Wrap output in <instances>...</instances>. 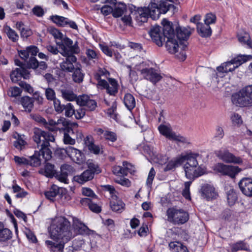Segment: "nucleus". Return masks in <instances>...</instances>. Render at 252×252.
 <instances>
[{
    "instance_id": "f257e3e1",
    "label": "nucleus",
    "mask_w": 252,
    "mask_h": 252,
    "mask_svg": "<svg viewBox=\"0 0 252 252\" xmlns=\"http://www.w3.org/2000/svg\"><path fill=\"white\" fill-rule=\"evenodd\" d=\"M163 27V33L167 37L165 47L167 50L171 54H175L180 49L179 58L182 61L187 58L185 51L188 49L187 40L191 33L186 28L180 26L176 27L175 32L172 22L166 19H163L161 22Z\"/></svg>"
},
{
    "instance_id": "f03ea898",
    "label": "nucleus",
    "mask_w": 252,
    "mask_h": 252,
    "mask_svg": "<svg viewBox=\"0 0 252 252\" xmlns=\"http://www.w3.org/2000/svg\"><path fill=\"white\" fill-rule=\"evenodd\" d=\"M177 0H151L148 7H138L135 10L139 14L137 17L140 22L144 23L147 22L149 17L153 20L159 18L160 14H164L168 11H171L174 14L177 11L176 7L172 3Z\"/></svg>"
},
{
    "instance_id": "7ed1b4c3",
    "label": "nucleus",
    "mask_w": 252,
    "mask_h": 252,
    "mask_svg": "<svg viewBox=\"0 0 252 252\" xmlns=\"http://www.w3.org/2000/svg\"><path fill=\"white\" fill-rule=\"evenodd\" d=\"M50 238L53 240H63L69 242L74 237L70 222L65 217L60 216L53 219L49 227Z\"/></svg>"
},
{
    "instance_id": "20e7f679",
    "label": "nucleus",
    "mask_w": 252,
    "mask_h": 252,
    "mask_svg": "<svg viewBox=\"0 0 252 252\" xmlns=\"http://www.w3.org/2000/svg\"><path fill=\"white\" fill-rule=\"evenodd\" d=\"M33 141L41 146L38 152L40 156L45 159V161L50 160L52 158V152L49 149L50 142L55 141L54 135L49 131H45L39 128L35 127L33 129Z\"/></svg>"
},
{
    "instance_id": "39448f33",
    "label": "nucleus",
    "mask_w": 252,
    "mask_h": 252,
    "mask_svg": "<svg viewBox=\"0 0 252 252\" xmlns=\"http://www.w3.org/2000/svg\"><path fill=\"white\" fill-rule=\"evenodd\" d=\"M87 169L85 170L80 175H75L73 178L74 182L80 185L92 181L95 175L100 174L102 170L99 165L94 162L92 160H88L87 162Z\"/></svg>"
},
{
    "instance_id": "423d86ee",
    "label": "nucleus",
    "mask_w": 252,
    "mask_h": 252,
    "mask_svg": "<svg viewBox=\"0 0 252 252\" xmlns=\"http://www.w3.org/2000/svg\"><path fill=\"white\" fill-rule=\"evenodd\" d=\"M232 103L237 106H252V85L246 86L232 95Z\"/></svg>"
},
{
    "instance_id": "0eeeda50",
    "label": "nucleus",
    "mask_w": 252,
    "mask_h": 252,
    "mask_svg": "<svg viewBox=\"0 0 252 252\" xmlns=\"http://www.w3.org/2000/svg\"><path fill=\"white\" fill-rule=\"evenodd\" d=\"M166 214L167 220L174 224H183L189 220V215L187 211L175 207L168 208Z\"/></svg>"
},
{
    "instance_id": "6e6552de",
    "label": "nucleus",
    "mask_w": 252,
    "mask_h": 252,
    "mask_svg": "<svg viewBox=\"0 0 252 252\" xmlns=\"http://www.w3.org/2000/svg\"><path fill=\"white\" fill-rule=\"evenodd\" d=\"M138 71L140 72L143 77L154 84H156L161 79V75L157 72V70L153 67H149V65L146 62H143L136 66Z\"/></svg>"
},
{
    "instance_id": "1a4fd4ad",
    "label": "nucleus",
    "mask_w": 252,
    "mask_h": 252,
    "mask_svg": "<svg viewBox=\"0 0 252 252\" xmlns=\"http://www.w3.org/2000/svg\"><path fill=\"white\" fill-rule=\"evenodd\" d=\"M158 129L159 133L168 140L180 142L183 144H188L189 143L187 138L180 134L177 135L172 130L169 124L168 125L161 124L158 126Z\"/></svg>"
},
{
    "instance_id": "9d476101",
    "label": "nucleus",
    "mask_w": 252,
    "mask_h": 252,
    "mask_svg": "<svg viewBox=\"0 0 252 252\" xmlns=\"http://www.w3.org/2000/svg\"><path fill=\"white\" fill-rule=\"evenodd\" d=\"M215 154L217 158L226 163L241 165L243 163V159L241 157L236 156L226 148L217 150Z\"/></svg>"
},
{
    "instance_id": "9b49d317",
    "label": "nucleus",
    "mask_w": 252,
    "mask_h": 252,
    "mask_svg": "<svg viewBox=\"0 0 252 252\" xmlns=\"http://www.w3.org/2000/svg\"><path fill=\"white\" fill-rule=\"evenodd\" d=\"M214 169L221 175L228 176L231 178H234L241 171V169L237 166L225 164L221 162L217 163Z\"/></svg>"
},
{
    "instance_id": "f8f14e48",
    "label": "nucleus",
    "mask_w": 252,
    "mask_h": 252,
    "mask_svg": "<svg viewBox=\"0 0 252 252\" xmlns=\"http://www.w3.org/2000/svg\"><path fill=\"white\" fill-rule=\"evenodd\" d=\"M108 81L101 80L99 87L100 89L106 90V92L110 95L116 96L118 93L119 85L116 79L112 78H108Z\"/></svg>"
},
{
    "instance_id": "ddd939ff",
    "label": "nucleus",
    "mask_w": 252,
    "mask_h": 252,
    "mask_svg": "<svg viewBox=\"0 0 252 252\" xmlns=\"http://www.w3.org/2000/svg\"><path fill=\"white\" fill-rule=\"evenodd\" d=\"M50 19L58 27H68L73 30H78L77 24L68 18L55 15L51 16Z\"/></svg>"
},
{
    "instance_id": "4468645a",
    "label": "nucleus",
    "mask_w": 252,
    "mask_h": 252,
    "mask_svg": "<svg viewBox=\"0 0 252 252\" xmlns=\"http://www.w3.org/2000/svg\"><path fill=\"white\" fill-rule=\"evenodd\" d=\"M72 226L75 233L74 236L75 235L89 236L93 232V230L90 229L86 225L76 218L73 219Z\"/></svg>"
},
{
    "instance_id": "2eb2a0df",
    "label": "nucleus",
    "mask_w": 252,
    "mask_h": 252,
    "mask_svg": "<svg viewBox=\"0 0 252 252\" xmlns=\"http://www.w3.org/2000/svg\"><path fill=\"white\" fill-rule=\"evenodd\" d=\"M161 27L156 25L153 27L149 32V34L152 41L156 43L158 46L161 47L163 45V42H165V38L163 33L160 32Z\"/></svg>"
},
{
    "instance_id": "dca6fc26",
    "label": "nucleus",
    "mask_w": 252,
    "mask_h": 252,
    "mask_svg": "<svg viewBox=\"0 0 252 252\" xmlns=\"http://www.w3.org/2000/svg\"><path fill=\"white\" fill-rule=\"evenodd\" d=\"M77 103L80 106L86 107L87 110L90 111H94L97 106L96 101L91 99L90 96L86 94L79 95Z\"/></svg>"
},
{
    "instance_id": "f3484780",
    "label": "nucleus",
    "mask_w": 252,
    "mask_h": 252,
    "mask_svg": "<svg viewBox=\"0 0 252 252\" xmlns=\"http://www.w3.org/2000/svg\"><path fill=\"white\" fill-rule=\"evenodd\" d=\"M242 193L246 196L252 197V178L244 177L238 183Z\"/></svg>"
},
{
    "instance_id": "a211bd4d",
    "label": "nucleus",
    "mask_w": 252,
    "mask_h": 252,
    "mask_svg": "<svg viewBox=\"0 0 252 252\" xmlns=\"http://www.w3.org/2000/svg\"><path fill=\"white\" fill-rule=\"evenodd\" d=\"M77 62V58L74 55H68L63 62L60 63L62 70L66 72H72L74 69V63Z\"/></svg>"
},
{
    "instance_id": "6ab92c4d",
    "label": "nucleus",
    "mask_w": 252,
    "mask_h": 252,
    "mask_svg": "<svg viewBox=\"0 0 252 252\" xmlns=\"http://www.w3.org/2000/svg\"><path fill=\"white\" fill-rule=\"evenodd\" d=\"M71 168V166L67 164L62 165L60 167V172L57 171L55 177L60 182L65 184L68 183V176L70 172Z\"/></svg>"
},
{
    "instance_id": "aec40b11",
    "label": "nucleus",
    "mask_w": 252,
    "mask_h": 252,
    "mask_svg": "<svg viewBox=\"0 0 252 252\" xmlns=\"http://www.w3.org/2000/svg\"><path fill=\"white\" fill-rule=\"evenodd\" d=\"M66 152L70 153L69 156L77 164L81 165L85 162L86 160L85 156L80 150L73 147H69Z\"/></svg>"
},
{
    "instance_id": "412c9836",
    "label": "nucleus",
    "mask_w": 252,
    "mask_h": 252,
    "mask_svg": "<svg viewBox=\"0 0 252 252\" xmlns=\"http://www.w3.org/2000/svg\"><path fill=\"white\" fill-rule=\"evenodd\" d=\"M198 156V153L191 152H188L185 155L180 156L182 164L185 161H187L185 166L189 165L192 167H197L198 164L197 158Z\"/></svg>"
},
{
    "instance_id": "4be33fe9",
    "label": "nucleus",
    "mask_w": 252,
    "mask_h": 252,
    "mask_svg": "<svg viewBox=\"0 0 252 252\" xmlns=\"http://www.w3.org/2000/svg\"><path fill=\"white\" fill-rule=\"evenodd\" d=\"M85 144L88 147L89 150L94 155H98L100 153L102 154L103 146H101V151L100 152V146L94 144L93 137L92 136H87L84 139Z\"/></svg>"
},
{
    "instance_id": "5701e85b",
    "label": "nucleus",
    "mask_w": 252,
    "mask_h": 252,
    "mask_svg": "<svg viewBox=\"0 0 252 252\" xmlns=\"http://www.w3.org/2000/svg\"><path fill=\"white\" fill-rule=\"evenodd\" d=\"M201 192L207 200H210L216 198L218 193L215 188L209 184H205L201 188Z\"/></svg>"
},
{
    "instance_id": "b1692460",
    "label": "nucleus",
    "mask_w": 252,
    "mask_h": 252,
    "mask_svg": "<svg viewBox=\"0 0 252 252\" xmlns=\"http://www.w3.org/2000/svg\"><path fill=\"white\" fill-rule=\"evenodd\" d=\"M56 241H60V242L56 243L51 240H46L45 244L50 251V252H63L64 245L67 242H65L63 240H58Z\"/></svg>"
},
{
    "instance_id": "393cba45",
    "label": "nucleus",
    "mask_w": 252,
    "mask_h": 252,
    "mask_svg": "<svg viewBox=\"0 0 252 252\" xmlns=\"http://www.w3.org/2000/svg\"><path fill=\"white\" fill-rule=\"evenodd\" d=\"M57 171L54 164L46 162L44 167L39 170L38 173L47 178H52L56 176Z\"/></svg>"
},
{
    "instance_id": "a878e982",
    "label": "nucleus",
    "mask_w": 252,
    "mask_h": 252,
    "mask_svg": "<svg viewBox=\"0 0 252 252\" xmlns=\"http://www.w3.org/2000/svg\"><path fill=\"white\" fill-rule=\"evenodd\" d=\"M110 206L113 212L121 213L125 209V204L117 196L115 195L110 201Z\"/></svg>"
},
{
    "instance_id": "bb28decb",
    "label": "nucleus",
    "mask_w": 252,
    "mask_h": 252,
    "mask_svg": "<svg viewBox=\"0 0 252 252\" xmlns=\"http://www.w3.org/2000/svg\"><path fill=\"white\" fill-rule=\"evenodd\" d=\"M80 203L84 206L88 207L92 212L98 214L101 212L102 210L100 206H99L96 203L93 201L91 199L89 198H81Z\"/></svg>"
},
{
    "instance_id": "cd10ccee",
    "label": "nucleus",
    "mask_w": 252,
    "mask_h": 252,
    "mask_svg": "<svg viewBox=\"0 0 252 252\" xmlns=\"http://www.w3.org/2000/svg\"><path fill=\"white\" fill-rule=\"evenodd\" d=\"M12 232L0 221V242H6L12 238Z\"/></svg>"
},
{
    "instance_id": "c85d7f7f",
    "label": "nucleus",
    "mask_w": 252,
    "mask_h": 252,
    "mask_svg": "<svg viewBox=\"0 0 252 252\" xmlns=\"http://www.w3.org/2000/svg\"><path fill=\"white\" fill-rule=\"evenodd\" d=\"M19 101L26 111L28 113H30L32 111L33 107V98L26 95L21 97Z\"/></svg>"
},
{
    "instance_id": "c756f323",
    "label": "nucleus",
    "mask_w": 252,
    "mask_h": 252,
    "mask_svg": "<svg viewBox=\"0 0 252 252\" xmlns=\"http://www.w3.org/2000/svg\"><path fill=\"white\" fill-rule=\"evenodd\" d=\"M196 168V167L189 165L185 166L186 176L188 179H194L203 175V173L201 171H198Z\"/></svg>"
},
{
    "instance_id": "7c9ffc66",
    "label": "nucleus",
    "mask_w": 252,
    "mask_h": 252,
    "mask_svg": "<svg viewBox=\"0 0 252 252\" xmlns=\"http://www.w3.org/2000/svg\"><path fill=\"white\" fill-rule=\"evenodd\" d=\"M231 250L230 252H237L239 251L246 252L250 251L249 245L243 240H240L237 242L232 244L231 246Z\"/></svg>"
},
{
    "instance_id": "2f4dec72",
    "label": "nucleus",
    "mask_w": 252,
    "mask_h": 252,
    "mask_svg": "<svg viewBox=\"0 0 252 252\" xmlns=\"http://www.w3.org/2000/svg\"><path fill=\"white\" fill-rule=\"evenodd\" d=\"M100 139L107 142L109 146H112L117 141L118 135L114 131L106 130L104 135L101 136Z\"/></svg>"
},
{
    "instance_id": "473e14b6",
    "label": "nucleus",
    "mask_w": 252,
    "mask_h": 252,
    "mask_svg": "<svg viewBox=\"0 0 252 252\" xmlns=\"http://www.w3.org/2000/svg\"><path fill=\"white\" fill-rule=\"evenodd\" d=\"M251 59H252V56L251 55H239L228 62V64L232 66L234 64H236V66H235L236 68Z\"/></svg>"
},
{
    "instance_id": "72a5a7b5",
    "label": "nucleus",
    "mask_w": 252,
    "mask_h": 252,
    "mask_svg": "<svg viewBox=\"0 0 252 252\" xmlns=\"http://www.w3.org/2000/svg\"><path fill=\"white\" fill-rule=\"evenodd\" d=\"M12 137L16 139V140L14 142V146L17 149L22 150L25 146L27 144V142L24 140V135H21L17 132H15Z\"/></svg>"
},
{
    "instance_id": "f704fd0d",
    "label": "nucleus",
    "mask_w": 252,
    "mask_h": 252,
    "mask_svg": "<svg viewBox=\"0 0 252 252\" xmlns=\"http://www.w3.org/2000/svg\"><path fill=\"white\" fill-rule=\"evenodd\" d=\"M197 31L199 35L203 37H207L211 35L212 30L208 25H204L202 23L197 24Z\"/></svg>"
},
{
    "instance_id": "c9c22d12",
    "label": "nucleus",
    "mask_w": 252,
    "mask_h": 252,
    "mask_svg": "<svg viewBox=\"0 0 252 252\" xmlns=\"http://www.w3.org/2000/svg\"><path fill=\"white\" fill-rule=\"evenodd\" d=\"M72 72V80L75 83L80 84L83 81L85 73L80 67L78 66L75 67Z\"/></svg>"
},
{
    "instance_id": "e433bc0d",
    "label": "nucleus",
    "mask_w": 252,
    "mask_h": 252,
    "mask_svg": "<svg viewBox=\"0 0 252 252\" xmlns=\"http://www.w3.org/2000/svg\"><path fill=\"white\" fill-rule=\"evenodd\" d=\"M123 101L125 106L129 111H131L135 107V99L133 95L131 94H126L124 95Z\"/></svg>"
},
{
    "instance_id": "4c0bfd02",
    "label": "nucleus",
    "mask_w": 252,
    "mask_h": 252,
    "mask_svg": "<svg viewBox=\"0 0 252 252\" xmlns=\"http://www.w3.org/2000/svg\"><path fill=\"white\" fill-rule=\"evenodd\" d=\"M113 8L112 16L114 18H119L122 16L126 10V5L124 3H119L114 5Z\"/></svg>"
},
{
    "instance_id": "58836bf2",
    "label": "nucleus",
    "mask_w": 252,
    "mask_h": 252,
    "mask_svg": "<svg viewBox=\"0 0 252 252\" xmlns=\"http://www.w3.org/2000/svg\"><path fill=\"white\" fill-rule=\"evenodd\" d=\"M61 93L62 97L67 101L75 100L77 102V99L79 98V96L74 94L71 90L62 89L61 90Z\"/></svg>"
},
{
    "instance_id": "ea45409f",
    "label": "nucleus",
    "mask_w": 252,
    "mask_h": 252,
    "mask_svg": "<svg viewBox=\"0 0 252 252\" xmlns=\"http://www.w3.org/2000/svg\"><path fill=\"white\" fill-rule=\"evenodd\" d=\"M169 247L172 252H189L187 247L179 242H171Z\"/></svg>"
},
{
    "instance_id": "a19ab883",
    "label": "nucleus",
    "mask_w": 252,
    "mask_h": 252,
    "mask_svg": "<svg viewBox=\"0 0 252 252\" xmlns=\"http://www.w3.org/2000/svg\"><path fill=\"white\" fill-rule=\"evenodd\" d=\"M4 32L6 34L8 38L13 42H16L19 40V35L17 32L10 26L5 25L3 27Z\"/></svg>"
},
{
    "instance_id": "79ce46f5",
    "label": "nucleus",
    "mask_w": 252,
    "mask_h": 252,
    "mask_svg": "<svg viewBox=\"0 0 252 252\" xmlns=\"http://www.w3.org/2000/svg\"><path fill=\"white\" fill-rule=\"evenodd\" d=\"M40 157V153L37 151H35L34 154L30 157V159H29V165L32 167L40 166L41 163Z\"/></svg>"
},
{
    "instance_id": "37998d69",
    "label": "nucleus",
    "mask_w": 252,
    "mask_h": 252,
    "mask_svg": "<svg viewBox=\"0 0 252 252\" xmlns=\"http://www.w3.org/2000/svg\"><path fill=\"white\" fill-rule=\"evenodd\" d=\"M237 193L233 189H231L227 192V203L229 206H233L237 201Z\"/></svg>"
},
{
    "instance_id": "c03bdc74",
    "label": "nucleus",
    "mask_w": 252,
    "mask_h": 252,
    "mask_svg": "<svg viewBox=\"0 0 252 252\" xmlns=\"http://www.w3.org/2000/svg\"><path fill=\"white\" fill-rule=\"evenodd\" d=\"M182 164V160L180 157L174 160H171L168 162L164 169V171H168L175 169L176 167Z\"/></svg>"
},
{
    "instance_id": "a18cd8bd",
    "label": "nucleus",
    "mask_w": 252,
    "mask_h": 252,
    "mask_svg": "<svg viewBox=\"0 0 252 252\" xmlns=\"http://www.w3.org/2000/svg\"><path fill=\"white\" fill-rule=\"evenodd\" d=\"M239 42L247 45L249 48L252 47V43L249 34L246 32L241 33L238 35Z\"/></svg>"
},
{
    "instance_id": "49530a36",
    "label": "nucleus",
    "mask_w": 252,
    "mask_h": 252,
    "mask_svg": "<svg viewBox=\"0 0 252 252\" xmlns=\"http://www.w3.org/2000/svg\"><path fill=\"white\" fill-rule=\"evenodd\" d=\"M59 187L53 185L49 190L45 192L44 194L47 199L50 200H53L54 198L59 194Z\"/></svg>"
},
{
    "instance_id": "de8ad7c7",
    "label": "nucleus",
    "mask_w": 252,
    "mask_h": 252,
    "mask_svg": "<svg viewBox=\"0 0 252 252\" xmlns=\"http://www.w3.org/2000/svg\"><path fill=\"white\" fill-rule=\"evenodd\" d=\"M110 75L109 72L105 68H99L97 71L94 74V78L97 81L98 86H100V82L101 80H105L104 79H102L101 78L102 76H105L107 77L108 76Z\"/></svg>"
},
{
    "instance_id": "09e8293b",
    "label": "nucleus",
    "mask_w": 252,
    "mask_h": 252,
    "mask_svg": "<svg viewBox=\"0 0 252 252\" xmlns=\"http://www.w3.org/2000/svg\"><path fill=\"white\" fill-rule=\"evenodd\" d=\"M222 218L226 221H231L236 218L234 211L229 208L225 209L222 212Z\"/></svg>"
},
{
    "instance_id": "8fccbe9b",
    "label": "nucleus",
    "mask_w": 252,
    "mask_h": 252,
    "mask_svg": "<svg viewBox=\"0 0 252 252\" xmlns=\"http://www.w3.org/2000/svg\"><path fill=\"white\" fill-rule=\"evenodd\" d=\"M10 79L12 82L16 83L20 81L22 76L20 72V68H16L15 70H12L10 74Z\"/></svg>"
},
{
    "instance_id": "3c124183",
    "label": "nucleus",
    "mask_w": 252,
    "mask_h": 252,
    "mask_svg": "<svg viewBox=\"0 0 252 252\" xmlns=\"http://www.w3.org/2000/svg\"><path fill=\"white\" fill-rule=\"evenodd\" d=\"M230 65L228 64V62L225 63V64H222L221 65L217 67V70L219 72L221 73H227L229 72H232L234 71L236 67L234 65L233 66L232 68H228Z\"/></svg>"
},
{
    "instance_id": "603ef678",
    "label": "nucleus",
    "mask_w": 252,
    "mask_h": 252,
    "mask_svg": "<svg viewBox=\"0 0 252 252\" xmlns=\"http://www.w3.org/2000/svg\"><path fill=\"white\" fill-rule=\"evenodd\" d=\"M38 65L39 62L37 59L35 57H31L25 64V66L27 68H32L35 70Z\"/></svg>"
},
{
    "instance_id": "864d4df0",
    "label": "nucleus",
    "mask_w": 252,
    "mask_h": 252,
    "mask_svg": "<svg viewBox=\"0 0 252 252\" xmlns=\"http://www.w3.org/2000/svg\"><path fill=\"white\" fill-rule=\"evenodd\" d=\"M123 166L124 167L121 166V172L120 173L119 176H127L128 172L131 173L132 170L129 167H131L132 166L130 163H129L127 161H124Z\"/></svg>"
},
{
    "instance_id": "5fc2aeb1",
    "label": "nucleus",
    "mask_w": 252,
    "mask_h": 252,
    "mask_svg": "<svg viewBox=\"0 0 252 252\" xmlns=\"http://www.w3.org/2000/svg\"><path fill=\"white\" fill-rule=\"evenodd\" d=\"M45 95L46 99L49 101H54L55 99H57L56 97L55 91L51 88H47L45 89Z\"/></svg>"
},
{
    "instance_id": "6e6d98bb",
    "label": "nucleus",
    "mask_w": 252,
    "mask_h": 252,
    "mask_svg": "<svg viewBox=\"0 0 252 252\" xmlns=\"http://www.w3.org/2000/svg\"><path fill=\"white\" fill-rule=\"evenodd\" d=\"M230 119L232 124L238 126H240L243 123V120L241 116L238 113H234L232 114Z\"/></svg>"
},
{
    "instance_id": "4d7b16f0",
    "label": "nucleus",
    "mask_w": 252,
    "mask_h": 252,
    "mask_svg": "<svg viewBox=\"0 0 252 252\" xmlns=\"http://www.w3.org/2000/svg\"><path fill=\"white\" fill-rule=\"evenodd\" d=\"M64 110L66 117H71L75 113L74 106L71 103H68L65 105Z\"/></svg>"
},
{
    "instance_id": "13d9d810",
    "label": "nucleus",
    "mask_w": 252,
    "mask_h": 252,
    "mask_svg": "<svg viewBox=\"0 0 252 252\" xmlns=\"http://www.w3.org/2000/svg\"><path fill=\"white\" fill-rule=\"evenodd\" d=\"M53 104L55 110L58 114L61 113L64 111L65 105L62 104L59 99H55L53 101Z\"/></svg>"
},
{
    "instance_id": "bf43d9fd",
    "label": "nucleus",
    "mask_w": 252,
    "mask_h": 252,
    "mask_svg": "<svg viewBox=\"0 0 252 252\" xmlns=\"http://www.w3.org/2000/svg\"><path fill=\"white\" fill-rule=\"evenodd\" d=\"M67 53L66 54L68 55H73L74 54H78L80 52V48L78 46V44L77 41H76L75 43L69 48L68 49H66Z\"/></svg>"
},
{
    "instance_id": "052dcab7",
    "label": "nucleus",
    "mask_w": 252,
    "mask_h": 252,
    "mask_svg": "<svg viewBox=\"0 0 252 252\" xmlns=\"http://www.w3.org/2000/svg\"><path fill=\"white\" fill-rule=\"evenodd\" d=\"M216 21V16L215 14L212 13H208L206 15L204 22L206 25H208L215 23Z\"/></svg>"
},
{
    "instance_id": "680f3d73",
    "label": "nucleus",
    "mask_w": 252,
    "mask_h": 252,
    "mask_svg": "<svg viewBox=\"0 0 252 252\" xmlns=\"http://www.w3.org/2000/svg\"><path fill=\"white\" fill-rule=\"evenodd\" d=\"M19 85L23 88L24 91L29 94H32L33 92V89L29 84H28L25 81H21L19 83Z\"/></svg>"
},
{
    "instance_id": "e2e57ef3",
    "label": "nucleus",
    "mask_w": 252,
    "mask_h": 252,
    "mask_svg": "<svg viewBox=\"0 0 252 252\" xmlns=\"http://www.w3.org/2000/svg\"><path fill=\"white\" fill-rule=\"evenodd\" d=\"M26 235L28 240L32 243L36 244L38 241L34 233L30 229H28L26 232Z\"/></svg>"
},
{
    "instance_id": "0e129e2a",
    "label": "nucleus",
    "mask_w": 252,
    "mask_h": 252,
    "mask_svg": "<svg viewBox=\"0 0 252 252\" xmlns=\"http://www.w3.org/2000/svg\"><path fill=\"white\" fill-rule=\"evenodd\" d=\"M84 243L85 241L83 239H75L72 241L71 248H74L75 250H80Z\"/></svg>"
},
{
    "instance_id": "69168bd1",
    "label": "nucleus",
    "mask_w": 252,
    "mask_h": 252,
    "mask_svg": "<svg viewBox=\"0 0 252 252\" xmlns=\"http://www.w3.org/2000/svg\"><path fill=\"white\" fill-rule=\"evenodd\" d=\"M224 135V132L222 127L220 126H217L216 128L214 138L216 140H220L223 138Z\"/></svg>"
},
{
    "instance_id": "338daca9",
    "label": "nucleus",
    "mask_w": 252,
    "mask_h": 252,
    "mask_svg": "<svg viewBox=\"0 0 252 252\" xmlns=\"http://www.w3.org/2000/svg\"><path fill=\"white\" fill-rule=\"evenodd\" d=\"M113 6L108 4H105L100 9L101 12L104 16H107L110 14H112Z\"/></svg>"
},
{
    "instance_id": "774afa93",
    "label": "nucleus",
    "mask_w": 252,
    "mask_h": 252,
    "mask_svg": "<svg viewBox=\"0 0 252 252\" xmlns=\"http://www.w3.org/2000/svg\"><path fill=\"white\" fill-rule=\"evenodd\" d=\"M33 14L38 17H42L44 14L43 9L40 6L36 5L32 9Z\"/></svg>"
}]
</instances>
